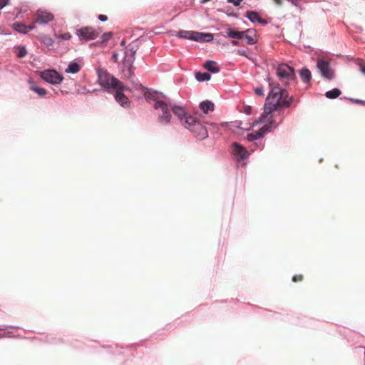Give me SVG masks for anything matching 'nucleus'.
Listing matches in <instances>:
<instances>
[{
	"label": "nucleus",
	"mask_w": 365,
	"mask_h": 365,
	"mask_svg": "<svg viewBox=\"0 0 365 365\" xmlns=\"http://www.w3.org/2000/svg\"><path fill=\"white\" fill-rule=\"evenodd\" d=\"M145 96L147 99L154 102L153 107L156 112L159 123L163 125L168 124L171 120L170 104L172 103L170 101L165 102L163 101V98H165V96L163 93L149 90L145 93Z\"/></svg>",
	"instance_id": "f257e3e1"
},
{
	"label": "nucleus",
	"mask_w": 365,
	"mask_h": 365,
	"mask_svg": "<svg viewBox=\"0 0 365 365\" xmlns=\"http://www.w3.org/2000/svg\"><path fill=\"white\" fill-rule=\"evenodd\" d=\"M97 83L107 93L115 92L117 89H127L126 86L106 69L98 67L96 68Z\"/></svg>",
	"instance_id": "f03ea898"
},
{
	"label": "nucleus",
	"mask_w": 365,
	"mask_h": 365,
	"mask_svg": "<svg viewBox=\"0 0 365 365\" xmlns=\"http://www.w3.org/2000/svg\"><path fill=\"white\" fill-rule=\"evenodd\" d=\"M289 93L285 88L278 86L272 88L266 98L264 103V112L273 117L272 113L281 108L280 101L287 99Z\"/></svg>",
	"instance_id": "7ed1b4c3"
},
{
	"label": "nucleus",
	"mask_w": 365,
	"mask_h": 365,
	"mask_svg": "<svg viewBox=\"0 0 365 365\" xmlns=\"http://www.w3.org/2000/svg\"><path fill=\"white\" fill-rule=\"evenodd\" d=\"M276 74L279 80L285 86H289L296 83L297 76L293 67L286 63L279 64L276 69Z\"/></svg>",
	"instance_id": "20e7f679"
},
{
	"label": "nucleus",
	"mask_w": 365,
	"mask_h": 365,
	"mask_svg": "<svg viewBox=\"0 0 365 365\" xmlns=\"http://www.w3.org/2000/svg\"><path fill=\"white\" fill-rule=\"evenodd\" d=\"M185 126L199 140H203L208 136L206 127L192 115L186 116Z\"/></svg>",
	"instance_id": "39448f33"
},
{
	"label": "nucleus",
	"mask_w": 365,
	"mask_h": 365,
	"mask_svg": "<svg viewBox=\"0 0 365 365\" xmlns=\"http://www.w3.org/2000/svg\"><path fill=\"white\" fill-rule=\"evenodd\" d=\"M232 153L238 167L245 165V160L248 158L250 153L245 147L234 142L232 145Z\"/></svg>",
	"instance_id": "423d86ee"
},
{
	"label": "nucleus",
	"mask_w": 365,
	"mask_h": 365,
	"mask_svg": "<svg viewBox=\"0 0 365 365\" xmlns=\"http://www.w3.org/2000/svg\"><path fill=\"white\" fill-rule=\"evenodd\" d=\"M39 76L48 83L59 85L63 81V76L54 69H46L39 72Z\"/></svg>",
	"instance_id": "0eeeda50"
},
{
	"label": "nucleus",
	"mask_w": 365,
	"mask_h": 365,
	"mask_svg": "<svg viewBox=\"0 0 365 365\" xmlns=\"http://www.w3.org/2000/svg\"><path fill=\"white\" fill-rule=\"evenodd\" d=\"M317 68L324 78L329 81L334 78V71L331 68L329 62L324 58H319L317 60Z\"/></svg>",
	"instance_id": "6e6552de"
},
{
	"label": "nucleus",
	"mask_w": 365,
	"mask_h": 365,
	"mask_svg": "<svg viewBox=\"0 0 365 365\" xmlns=\"http://www.w3.org/2000/svg\"><path fill=\"white\" fill-rule=\"evenodd\" d=\"M76 34L81 41H86L94 40L99 35L98 31L89 26H85L77 29Z\"/></svg>",
	"instance_id": "1a4fd4ad"
},
{
	"label": "nucleus",
	"mask_w": 365,
	"mask_h": 365,
	"mask_svg": "<svg viewBox=\"0 0 365 365\" xmlns=\"http://www.w3.org/2000/svg\"><path fill=\"white\" fill-rule=\"evenodd\" d=\"M135 52L136 50L132 48L125 51L124 53V66L128 68V73L130 76L133 75L132 68L135 58Z\"/></svg>",
	"instance_id": "9d476101"
},
{
	"label": "nucleus",
	"mask_w": 365,
	"mask_h": 365,
	"mask_svg": "<svg viewBox=\"0 0 365 365\" xmlns=\"http://www.w3.org/2000/svg\"><path fill=\"white\" fill-rule=\"evenodd\" d=\"M53 19V15L43 9H38L36 14V22L39 24H46Z\"/></svg>",
	"instance_id": "9b49d317"
},
{
	"label": "nucleus",
	"mask_w": 365,
	"mask_h": 365,
	"mask_svg": "<svg viewBox=\"0 0 365 365\" xmlns=\"http://www.w3.org/2000/svg\"><path fill=\"white\" fill-rule=\"evenodd\" d=\"M125 90V89H117L115 91L114 98L120 106L128 108L130 106V102L128 98L123 93Z\"/></svg>",
	"instance_id": "f8f14e48"
},
{
	"label": "nucleus",
	"mask_w": 365,
	"mask_h": 365,
	"mask_svg": "<svg viewBox=\"0 0 365 365\" xmlns=\"http://www.w3.org/2000/svg\"><path fill=\"white\" fill-rule=\"evenodd\" d=\"M170 107L174 115H176L180 120L181 123L185 125L186 116H189L190 115H187L185 113V109L181 106L170 104Z\"/></svg>",
	"instance_id": "ddd939ff"
},
{
	"label": "nucleus",
	"mask_w": 365,
	"mask_h": 365,
	"mask_svg": "<svg viewBox=\"0 0 365 365\" xmlns=\"http://www.w3.org/2000/svg\"><path fill=\"white\" fill-rule=\"evenodd\" d=\"M214 38L213 34L210 33H202L195 31L194 41L196 42H211Z\"/></svg>",
	"instance_id": "4468645a"
},
{
	"label": "nucleus",
	"mask_w": 365,
	"mask_h": 365,
	"mask_svg": "<svg viewBox=\"0 0 365 365\" xmlns=\"http://www.w3.org/2000/svg\"><path fill=\"white\" fill-rule=\"evenodd\" d=\"M13 29L21 34H26L29 31H32L35 29L34 25H26L23 23L16 22L12 24Z\"/></svg>",
	"instance_id": "2eb2a0df"
},
{
	"label": "nucleus",
	"mask_w": 365,
	"mask_h": 365,
	"mask_svg": "<svg viewBox=\"0 0 365 365\" xmlns=\"http://www.w3.org/2000/svg\"><path fill=\"white\" fill-rule=\"evenodd\" d=\"M242 35L244 36L243 39H245L247 44L253 45L257 42L256 31L255 29H247L243 31Z\"/></svg>",
	"instance_id": "dca6fc26"
},
{
	"label": "nucleus",
	"mask_w": 365,
	"mask_h": 365,
	"mask_svg": "<svg viewBox=\"0 0 365 365\" xmlns=\"http://www.w3.org/2000/svg\"><path fill=\"white\" fill-rule=\"evenodd\" d=\"M245 16L252 23L258 22L262 25L267 24V21L262 19L257 11H247Z\"/></svg>",
	"instance_id": "f3484780"
},
{
	"label": "nucleus",
	"mask_w": 365,
	"mask_h": 365,
	"mask_svg": "<svg viewBox=\"0 0 365 365\" xmlns=\"http://www.w3.org/2000/svg\"><path fill=\"white\" fill-rule=\"evenodd\" d=\"M270 115H267L264 111V113L261 115L259 118V122L262 123H268L269 127L272 130L275 129L277 127V124L275 123V120H272V117L270 118Z\"/></svg>",
	"instance_id": "a211bd4d"
},
{
	"label": "nucleus",
	"mask_w": 365,
	"mask_h": 365,
	"mask_svg": "<svg viewBox=\"0 0 365 365\" xmlns=\"http://www.w3.org/2000/svg\"><path fill=\"white\" fill-rule=\"evenodd\" d=\"M204 68L212 73H217L220 71L217 62L212 60L206 61L204 63Z\"/></svg>",
	"instance_id": "6ab92c4d"
},
{
	"label": "nucleus",
	"mask_w": 365,
	"mask_h": 365,
	"mask_svg": "<svg viewBox=\"0 0 365 365\" xmlns=\"http://www.w3.org/2000/svg\"><path fill=\"white\" fill-rule=\"evenodd\" d=\"M195 34V31L180 30L177 33L176 36L180 38L194 41Z\"/></svg>",
	"instance_id": "aec40b11"
},
{
	"label": "nucleus",
	"mask_w": 365,
	"mask_h": 365,
	"mask_svg": "<svg viewBox=\"0 0 365 365\" xmlns=\"http://www.w3.org/2000/svg\"><path fill=\"white\" fill-rule=\"evenodd\" d=\"M299 76L304 83H308L312 79V73L308 68H303L299 71Z\"/></svg>",
	"instance_id": "412c9836"
},
{
	"label": "nucleus",
	"mask_w": 365,
	"mask_h": 365,
	"mask_svg": "<svg viewBox=\"0 0 365 365\" xmlns=\"http://www.w3.org/2000/svg\"><path fill=\"white\" fill-rule=\"evenodd\" d=\"M81 70L80 65L76 61H71L65 69V72L67 73L76 74Z\"/></svg>",
	"instance_id": "4be33fe9"
},
{
	"label": "nucleus",
	"mask_w": 365,
	"mask_h": 365,
	"mask_svg": "<svg viewBox=\"0 0 365 365\" xmlns=\"http://www.w3.org/2000/svg\"><path fill=\"white\" fill-rule=\"evenodd\" d=\"M200 108L203 113H208L214 110V104L209 101H205L200 104Z\"/></svg>",
	"instance_id": "5701e85b"
},
{
	"label": "nucleus",
	"mask_w": 365,
	"mask_h": 365,
	"mask_svg": "<svg viewBox=\"0 0 365 365\" xmlns=\"http://www.w3.org/2000/svg\"><path fill=\"white\" fill-rule=\"evenodd\" d=\"M18 329L11 326H1L0 327V337L8 336L10 334L13 333V329Z\"/></svg>",
	"instance_id": "b1692460"
},
{
	"label": "nucleus",
	"mask_w": 365,
	"mask_h": 365,
	"mask_svg": "<svg viewBox=\"0 0 365 365\" xmlns=\"http://www.w3.org/2000/svg\"><path fill=\"white\" fill-rule=\"evenodd\" d=\"M263 137H264V133H262V130H258L257 131L249 133L247 135V139L248 141L252 142L255 140L262 138Z\"/></svg>",
	"instance_id": "393cba45"
},
{
	"label": "nucleus",
	"mask_w": 365,
	"mask_h": 365,
	"mask_svg": "<svg viewBox=\"0 0 365 365\" xmlns=\"http://www.w3.org/2000/svg\"><path fill=\"white\" fill-rule=\"evenodd\" d=\"M195 78L199 82L207 81L210 79L211 76L207 72H196L195 74Z\"/></svg>",
	"instance_id": "a878e982"
},
{
	"label": "nucleus",
	"mask_w": 365,
	"mask_h": 365,
	"mask_svg": "<svg viewBox=\"0 0 365 365\" xmlns=\"http://www.w3.org/2000/svg\"><path fill=\"white\" fill-rule=\"evenodd\" d=\"M242 33L243 31L228 30L227 31V36L235 39H243L244 36Z\"/></svg>",
	"instance_id": "bb28decb"
},
{
	"label": "nucleus",
	"mask_w": 365,
	"mask_h": 365,
	"mask_svg": "<svg viewBox=\"0 0 365 365\" xmlns=\"http://www.w3.org/2000/svg\"><path fill=\"white\" fill-rule=\"evenodd\" d=\"M341 94V91L339 88H333L331 91H328L326 92L325 96L327 98L334 99L339 97Z\"/></svg>",
	"instance_id": "cd10ccee"
},
{
	"label": "nucleus",
	"mask_w": 365,
	"mask_h": 365,
	"mask_svg": "<svg viewBox=\"0 0 365 365\" xmlns=\"http://www.w3.org/2000/svg\"><path fill=\"white\" fill-rule=\"evenodd\" d=\"M30 89L38 94L40 97H44L47 93V91L45 88L35 85L31 86Z\"/></svg>",
	"instance_id": "c85d7f7f"
},
{
	"label": "nucleus",
	"mask_w": 365,
	"mask_h": 365,
	"mask_svg": "<svg viewBox=\"0 0 365 365\" xmlns=\"http://www.w3.org/2000/svg\"><path fill=\"white\" fill-rule=\"evenodd\" d=\"M112 37V33L110 32H106L102 34L101 39V41L100 42H97V43L100 44H106L107 42Z\"/></svg>",
	"instance_id": "c756f323"
},
{
	"label": "nucleus",
	"mask_w": 365,
	"mask_h": 365,
	"mask_svg": "<svg viewBox=\"0 0 365 365\" xmlns=\"http://www.w3.org/2000/svg\"><path fill=\"white\" fill-rule=\"evenodd\" d=\"M16 49H17L16 56L19 58H24L27 54V50L25 46H18L16 48Z\"/></svg>",
	"instance_id": "7c9ffc66"
},
{
	"label": "nucleus",
	"mask_w": 365,
	"mask_h": 365,
	"mask_svg": "<svg viewBox=\"0 0 365 365\" xmlns=\"http://www.w3.org/2000/svg\"><path fill=\"white\" fill-rule=\"evenodd\" d=\"M57 38L60 40L66 41L71 38L70 33H64L57 36Z\"/></svg>",
	"instance_id": "2f4dec72"
},
{
	"label": "nucleus",
	"mask_w": 365,
	"mask_h": 365,
	"mask_svg": "<svg viewBox=\"0 0 365 365\" xmlns=\"http://www.w3.org/2000/svg\"><path fill=\"white\" fill-rule=\"evenodd\" d=\"M274 1L277 5H282L284 0H274ZM287 1L292 3L293 5L296 6L299 4L300 0H287Z\"/></svg>",
	"instance_id": "473e14b6"
},
{
	"label": "nucleus",
	"mask_w": 365,
	"mask_h": 365,
	"mask_svg": "<svg viewBox=\"0 0 365 365\" xmlns=\"http://www.w3.org/2000/svg\"><path fill=\"white\" fill-rule=\"evenodd\" d=\"M260 130H262V133H264V135H265L266 133H268V132H271L272 130L269 127V125L267 123H266L263 127H262L260 129Z\"/></svg>",
	"instance_id": "72a5a7b5"
},
{
	"label": "nucleus",
	"mask_w": 365,
	"mask_h": 365,
	"mask_svg": "<svg viewBox=\"0 0 365 365\" xmlns=\"http://www.w3.org/2000/svg\"><path fill=\"white\" fill-rule=\"evenodd\" d=\"M237 53L238 55H240V56H245L246 58H247L248 59H252L251 57H250L247 53V51L244 49H239L237 51Z\"/></svg>",
	"instance_id": "f704fd0d"
},
{
	"label": "nucleus",
	"mask_w": 365,
	"mask_h": 365,
	"mask_svg": "<svg viewBox=\"0 0 365 365\" xmlns=\"http://www.w3.org/2000/svg\"><path fill=\"white\" fill-rule=\"evenodd\" d=\"M349 100L355 103L361 104L365 106V101L356 99V98H349Z\"/></svg>",
	"instance_id": "c9c22d12"
},
{
	"label": "nucleus",
	"mask_w": 365,
	"mask_h": 365,
	"mask_svg": "<svg viewBox=\"0 0 365 365\" xmlns=\"http://www.w3.org/2000/svg\"><path fill=\"white\" fill-rule=\"evenodd\" d=\"M255 92L258 96L264 95V89L262 87H257L255 89Z\"/></svg>",
	"instance_id": "e433bc0d"
},
{
	"label": "nucleus",
	"mask_w": 365,
	"mask_h": 365,
	"mask_svg": "<svg viewBox=\"0 0 365 365\" xmlns=\"http://www.w3.org/2000/svg\"><path fill=\"white\" fill-rule=\"evenodd\" d=\"M243 0H227L228 3L232 4L235 6H238Z\"/></svg>",
	"instance_id": "4c0bfd02"
},
{
	"label": "nucleus",
	"mask_w": 365,
	"mask_h": 365,
	"mask_svg": "<svg viewBox=\"0 0 365 365\" xmlns=\"http://www.w3.org/2000/svg\"><path fill=\"white\" fill-rule=\"evenodd\" d=\"M10 0H0V10L9 4Z\"/></svg>",
	"instance_id": "58836bf2"
},
{
	"label": "nucleus",
	"mask_w": 365,
	"mask_h": 365,
	"mask_svg": "<svg viewBox=\"0 0 365 365\" xmlns=\"http://www.w3.org/2000/svg\"><path fill=\"white\" fill-rule=\"evenodd\" d=\"M280 103H281V108L283 106H284V107L290 106V103L289 102V101L287 98L284 101H280Z\"/></svg>",
	"instance_id": "ea45409f"
},
{
	"label": "nucleus",
	"mask_w": 365,
	"mask_h": 365,
	"mask_svg": "<svg viewBox=\"0 0 365 365\" xmlns=\"http://www.w3.org/2000/svg\"><path fill=\"white\" fill-rule=\"evenodd\" d=\"M302 279V275H294L293 277H292V281L293 282H297V281H301Z\"/></svg>",
	"instance_id": "a19ab883"
},
{
	"label": "nucleus",
	"mask_w": 365,
	"mask_h": 365,
	"mask_svg": "<svg viewBox=\"0 0 365 365\" xmlns=\"http://www.w3.org/2000/svg\"><path fill=\"white\" fill-rule=\"evenodd\" d=\"M98 19L101 21H107L108 18L106 15H103V14H100L98 17Z\"/></svg>",
	"instance_id": "79ce46f5"
},
{
	"label": "nucleus",
	"mask_w": 365,
	"mask_h": 365,
	"mask_svg": "<svg viewBox=\"0 0 365 365\" xmlns=\"http://www.w3.org/2000/svg\"><path fill=\"white\" fill-rule=\"evenodd\" d=\"M112 58L114 61H117L118 58V54L117 53H114L112 56Z\"/></svg>",
	"instance_id": "37998d69"
},
{
	"label": "nucleus",
	"mask_w": 365,
	"mask_h": 365,
	"mask_svg": "<svg viewBox=\"0 0 365 365\" xmlns=\"http://www.w3.org/2000/svg\"><path fill=\"white\" fill-rule=\"evenodd\" d=\"M53 43V40L50 38L46 39L45 41V43H46L47 45H51Z\"/></svg>",
	"instance_id": "c03bdc74"
},
{
	"label": "nucleus",
	"mask_w": 365,
	"mask_h": 365,
	"mask_svg": "<svg viewBox=\"0 0 365 365\" xmlns=\"http://www.w3.org/2000/svg\"><path fill=\"white\" fill-rule=\"evenodd\" d=\"M361 71L362 73L365 74V63L361 66Z\"/></svg>",
	"instance_id": "a18cd8bd"
},
{
	"label": "nucleus",
	"mask_w": 365,
	"mask_h": 365,
	"mask_svg": "<svg viewBox=\"0 0 365 365\" xmlns=\"http://www.w3.org/2000/svg\"><path fill=\"white\" fill-rule=\"evenodd\" d=\"M232 44L233 46H239L240 43L237 41H232Z\"/></svg>",
	"instance_id": "49530a36"
},
{
	"label": "nucleus",
	"mask_w": 365,
	"mask_h": 365,
	"mask_svg": "<svg viewBox=\"0 0 365 365\" xmlns=\"http://www.w3.org/2000/svg\"><path fill=\"white\" fill-rule=\"evenodd\" d=\"M287 100L289 101V102L291 104L293 101V97L292 96L289 97V96Z\"/></svg>",
	"instance_id": "de8ad7c7"
},
{
	"label": "nucleus",
	"mask_w": 365,
	"mask_h": 365,
	"mask_svg": "<svg viewBox=\"0 0 365 365\" xmlns=\"http://www.w3.org/2000/svg\"><path fill=\"white\" fill-rule=\"evenodd\" d=\"M250 110H251V108L250 107H248L247 109H246V113L247 114H250Z\"/></svg>",
	"instance_id": "09e8293b"
},
{
	"label": "nucleus",
	"mask_w": 365,
	"mask_h": 365,
	"mask_svg": "<svg viewBox=\"0 0 365 365\" xmlns=\"http://www.w3.org/2000/svg\"><path fill=\"white\" fill-rule=\"evenodd\" d=\"M91 91L89 90H86V93H91Z\"/></svg>",
	"instance_id": "8fccbe9b"
}]
</instances>
